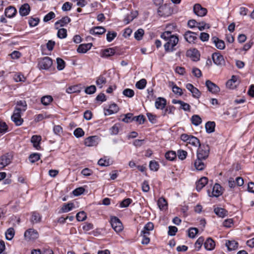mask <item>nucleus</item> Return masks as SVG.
I'll use <instances>...</instances> for the list:
<instances>
[{"label": "nucleus", "instance_id": "79ce46f5", "mask_svg": "<svg viewBox=\"0 0 254 254\" xmlns=\"http://www.w3.org/2000/svg\"><path fill=\"white\" fill-rule=\"evenodd\" d=\"M146 83V79H141L136 82L135 86L139 89H143L145 87Z\"/></svg>", "mask_w": 254, "mask_h": 254}, {"label": "nucleus", "instance_id": "473e14b6", "mask_svg": "<svg viewBox=\"0 0 254 254\" xmlns=\"http://www.w3.org/2000/svg\"><path fill=\"white\" fill-rule=\"evenodd\" d=\"M215 124L214 122H208L205 125V129L207 133H212L214 131Z\"/></svg>", "mask_w": 254, "mask_h": 254}, {"label": "nucleus", "instance_id": "4c0bfd02", "mask_svg": "<svg viewBox=\"0 0 254 254\" xmlns=\"http://www.w3.org/2000/svg\"><path fill=\"white\" fill-rule=\"evenodd\" d=\"M41 216L37 212H33L32 214L31 221L33 223H38L41 221Z\"/></svg>", "mask_w": 254, "mask_h": 254}, {"label": "nucleus", "instance_id": "ddd939ff", "mask_svg": "<svg viewBox=\"0 0 254 254\" xmlns=\"http://www.w3.org/2000/svg\"><path fill=\"white\" fill-rule=\"evenodd\" d=\"M98 137L91 136L86 138L84 140V144L88 147L96 146L98 143Z\"/></svg>", "mask_w": 254, "mask_h": 254}, {"label": "nucleus", "instance_id": "2eb2a0df", "mask_svg": "<svg viewBox=\"0 0 254 254\" xmlns=\"http://www.w3.org/2000/svg\"><path fill=\"white\" fill-rule=\"evenodd\" d=\"M115 53V50L114 48H110L102 50L100 53V55L102 58H107L114 56Z\"/></svg>", "mask_w": 254, "mask_h": 254}, {"label": "nucleus", "instance_id": "774afa93", "mask_svg": "<svg viewBox=\"0 0 254 254\" xmlns=\"http://www.w3.org/2000/svg\"><path fill=\"white\" fill-rule=\"evenodd\" d=\"M119 126L118 125H117V124L113 126L110 129L111 133L113 135L117 134L119 132Z\"/></svg>", "mask_w": 254, "mask_h": 254}, {"label": "nucleus", "instance_id": "bf43d9fd", "mask_svg": "<svg viewBox=\"0 0 254 254\" xmlns=\"http://www.w3.org/2000/svg\"><path fill=\"white\" fill-rule=\"evenodd\" d=\"M85 191V189L82 187H79L75 189L73 191L72 193L75 196H78L82 194Z\"/></svg>", "mask_w": 254, "mask_h": 254}, {"label": "nucleus", "instance_id": "69168bd1", "mask_svg": "<svg viewBox=\"0 0 254 254\" xmlns=\"http://www.w3.org/2000/svg\"><path fill=\"white\" fill-rule=\"evenodd\" d=\"M14 79L16 82H24L25 80V77L23 75L18 73L14 75Z\"/></svg>", "mask_w": 254, "mask_h": 254}, {"label": "nucleus", "instance_id": "680f3d73", "mask_svg": "<svg viewBox=\"0 0 254 254\" xmlns=\"http://www.w3.org/2000/svg\"><path fill=\"white\" fill-rule=\"evenodd\" d=\"M132 116V114L131 113L127 114L125 115V118L122 119V121L126 123H130L133 121Z\"/></svg>", "mask_w": 254, "mask_h": 254}, {"label": "nucleus", "instance_id": "c9c22d12", "mask_svg": "<svg viewBox=\"0 0 254 254\" xmlns=\"http://www.w3.org/2000/svg\"><path fill=\"white\" fill-rule=\"evenodd\" d=\"M53 97L50 95H46L43 96L41 99V102L44 105H48L53 101Z\"/></svg>", "mask_w": 254, "mask_h": 254}, {"label": "nucleus", "instance_id": "f3484780", "mask_svg": "<svg viewBox=\"0 0 254 254\" xmlns=\"http://www.w3.org/2000/svg\"><path fill=\"white\" fill-rule=\"evenodd\" d=\"M119 110L118 106L116 104H111L109 108L104 111L105 115L106 116L111 115L117 113Z\"/></svg>", "mask_w": 254, "mask_h": 254}, {"label": "nucleus", "instance_id": "de8ad7c7", "mask_svg": "<svg viewBox=\"0 0 254 254\" xmlns=\"http://www.w3.org/2000/svg\"><path fill=\"white\" fill-rule=\"evenodd\" d=\"M165 157L168 160L173 161L176 157V153L173 151H168L166 153Z\"/></svg>", "mask_w": 254, "mask_h": 254}, {"label": "nucleus", "instance_id": "37998d69", "mask_svg": "<svg viewBox=\"0 0 254 254\" xmlns=\"http://www.w3.org/2000/svg\"><path fill=\"white\" fill-rule=\"evenodd\" d=\"M14 235V230L13 228H10L7 230L5 232V237L8 240H11Z\"/></svg>", "mask_w": 254, "mask_h": 254}, {"label": "nucleus", "instance_id": "c85d7f7f", "mask_svg": "<svg viewBox=\"0 0 254 254\" xmlns=\"http://www.w3.org/2000/svg\"><path fill=\"white\" fill-rule=\"evenodd\" d=\"M157 204L160 210H166L167 209V202L163 197H161L158 199Z\"/></svg>", "mask_w": 254, "mask_h": 254}, {"label": "nucleus", "instance_id": "aec40b11", "mask_svg": "<svg viewBox=\"0 0 254 254\" xmlns=\"http://www.w3.org/2000/svg\"><path fill=\"white\" fill-rule=\"evenodd\" d=\"M92 46L91 43L81 44L78 46L77 51L79 53H85L91 49Z\"/></svg>", "mask_w": 254, "mask_h": 254}, {"label": "nucleus", "instance_id": "ea45409f", "mask_svg": "<svg viewBox=\"0 0 254 254\" xmlns=\"http://www.w3.org/2000/svg\"><path fill=\"white\" fill-rule=\"evenodd\" d=\"M98 164L101 166H108L111 164V161L109 158L104 157L99 159Z\"/></svg>", "mask_w": 254, "mask_h": 254}, {"label": "nucleus", "instance_id": "1a4fd4ad", "mask_svg": "<svg viewBox=\"0 0 254 254\" xmlns=\"http://www.w3.org/2000/svg\"><path fill=\"white\" fill-rule=\"evenodd\" d=\"M186 55L193 61L196 62L199 60L200 54L196 49H191L188 50Z\"/></svg>", "mask_w": 254, "mask_h": 254}, {"label": "nucleus", "instance_id": "09e8293b", "mask_svg": "<svg viewBox=\"0 0 254 254\" xmlns=\"http://www.w3.org/2000/svg\"><path fill=\"white\" fill-rule=\"evenodd\" d=\"M192 123L195 126L200 125L202 122L201 119L198 115H194L191 117Z\"/></svg>", "mask_w": 254, "mask_h": 254}, {"label": "nucleus", "instance_id": "c03bdc74", "mask_svg": "<svg viewBox=\"0 0 254 254\" xmlns=\"http://www.w3.org/2000/svg\"><path fill=\"white\" fill-rule=\"evenodd\" d=\"M106 83V79L105 77L100 76L96 80V83L100 88H102L103 85Z\"/></svg>", "mask_w": 254, "mask_h": 254}, {"label": "nucleus", "instance_id": "20e7f679", "mask_svg": "<svg viewBox=\"0 0 254 254\" xmlns=\"http://www.w3.org/2000/svg\"><path fill=\"white\" fill-rule=\"evenodd\" d=\"M24 239L27 241H34L39 237L38 232L32 228L27 230L24 234Z\"/></svg>", "mask_w": 254, "mask_h": 254}, {"label": "nucleus", "instance_id": "4d7b16f0", "mask_svg": "<svg viewBox=\"0 0 254 254\" xmlns=\"http://www.w3.org/2000/svg\"><path fill=\"white\" fill-rule=\"evenodd\" d=\"M74 135L77 138L80 137L84 135V132L81 128H77L74 131Z\"/></svg>", "mask_w": 254, "mask_h": 254}, {"label": "nucleus", "instance_id": "dca6fc26", "mask_svg": "<svg viewBox=\"0 0 254 254\" xmlns=\"http://www.w3.org/2000/svg\"><path fill=\"white\" fill-rule=\"evenodd\" d=\"M17 13L16 9L13 6H9L5 9V15L8 18H12L15 16Z\"/></svg>", "mask_w": 254, "mask_h": 254}, {"label": "nucleus", "instance_id": "6ab92c4d", "mask_svg": "<svg viewBox=\"0 0 254 254\" xmlns=\"http://www.w3.org/2000/svg\"><path fill=\"white\" fill-rule=\"evenodd\" d=\"M208 183V179L206 177L201 178L196 183V188L198 191L200 190Z\"/></svg>", "mask_w": 254, "mask_h": 254}, {"label": "nucleus", "instance_id": "412c9836", "mask_svg": "<svg viewBox=\"0 0 254 254\" xmlns=\"http://www.w3.org/2000/svg\"><path fill=\"white\" fill-rule=\"evenodd\" d=\"M106 32V29L102 26H97L91 28L89 33L92 35H101Z\"/></svg>", "mask_w": 254, "mask_h": 254}, {"label": "nucleus", "instance_id": "13d9d810", "mask_svg": "<svg viewBox=\"0 0 254 254\" xmlns=\"http://www.w3.org/2000/svg\"><path fill=\"white\" fill-rule=\"evenodd\" d=\"M117 36V33L115 32H108L107 34V40L110 42Z\"/></svg>", "mask_w": 254, "mask_h": 254}, {"label": "nucleus", "instance_id": "3c124183", "mask_svg": "<svg viewBox=\"0 0 254 254\" xmlns=\"http://www.w3.org/2000/svg\"><path fill=\"white\" fill-rule=\"evenodd\" d=\"M40 154L36 153H33L29 156L30 161L32 163L37 161L40 159Z\"/></svg>", "mask_w": 254, "mask_h": 254}, {"label": "nucleus", "instance_id": "0eeeda50", "mask_svg": "<svg viewBox=\"0 0 254 254\" xmlns=\"http://www.w3.org/2000/svg\"><path fill=\"white\" fill-rule=\"evenodd\" d=\"M53 64L52 60L49 57H44L39 61V68L42 69H48Z\"/></svg>", "mask_w": 254, "mask_h": 254}, {"label": "nucleus", "instance_id": "5fc2aeb1", "mask_svg": "<svg viewBox=\"0 0 254 254\" xmlns=\"http://www.w3.org/2000/svg\"><path fill=\"white\" fill-rule=\"evenodd\" d=\"M123 93L125 96L129 98L133 97L134 94L133 90L129 88L125 89Z\"/></svg>", "mask_w": 254, "mask_h": 254}, {"label": "nucleus", "instance_id": "338daca9", "mask_svg": "<svg viewBox=\"0 0 254 254\" xmlns=\"http://www.w3.org/2000/svg\"><path fill=\"white\" fill-rule=\"evenodd\" d=\"M96 89L95 86L91 85L85 89V92L87 94H92L95 92Z\"/></svg>", "mask_w": 254, "mask_h": 254}, {"label": "nucleus", "instance_id": "72a5a7b5", "mask_svg": "<svg viewBox=\"0 0 254 254\" xmlns=\"http://www.w3.org/2000/svg\"><path fill=\"white\" fill-rule=\"evenodd\" d=\"M20 109V111L24 112L27 108V104L25 101H19L17 102L15 108Z\"/></svg>", "mask_w": 254, "mask_h": 254}, {"label": "nucleus", "instance_id": "7ed1b4c3", "mask_svg": "<svg viewBox=\"0 0 254 254\" xmlns=\"http://www.w3.org/2000/svg\"><path fill=\"white\" fill-rule=\"evenodd\" d=\"M197 151V157L202 159H206L209 155V147L208 145H200Z\"/></svg>", "mask_w": 254, "mask_h": 254}, {"label": "nucleus", "instance_id": "f03ea898", "mask_svg": "<svg viewBox=\"0 0 254 254\" xmlns=\"http://www.w3.org/2000/svg\"><path fill=\"white\" fill-rule=\"evenodd\" d=\"M181 140L186 143L187 145H190L194 148L200 146V143L199 139L196 137L188 135L187 134H182L181 135Z\"/></svg>", "mask_w": 254, "mask_h": 254}, {"label": "nucleus", "instance_id": "49530a36", "mask_svg": "<svg viewBox=\"0 0 254 254\" xmlns=\"http://www.w3.org/2000/svg\"><path fill=\"white\" fill-rule=\"evenodd\" d=\"M58 37L60 39H64L67 36V31L64 28L60 29L57 33Z\"/></svg>", "mask_w": 254, "mask_h": 254}, {"label": "nucleus", "instance_id": "0e129e2a", "mask_svg": "<svg viewBox=\"0 0 254 254\" xmlns=\"http://www.w3.org/2000/svg\"><path fill=\"white\" fill-rule=\"evenodd\" d=\"M172 91L173 92L177 95H182L183 94L182 90L176 85H172Z\"/></svg>", "mask_w": 254, "mask_h": 254}, {"label": "nucleus", "instance_id": "e433bc0d", "mask_svg": "<svg viewBox=\"0 0 254 254\" xmlns=\"http://www.w3.org/2000/svg\"><path fill=\"white\" fill-rule=\"evenodd\" d=\"M203 242V237H200L199 238H198V239L196 240L194 244V251H198L200 249Z\"/></svg>", "mask_w": 254, "mask_h": 254}, {"label": "nucleus", "instance_id": "423d86ee", "mask_svg": "<svg viewBox=\"0 0 254 254\" xmlns=\"http://www.w3.org/2000/svg\"><path fill=\"white\" fill-rule=\"evenodd\" d=\"M222 187L220 185L215 184L211 190H207V193L210 197H218L222 194Z\"/></svg>", "mask_w": 254, "mask_h": 254}, {"label": "nucleus", "instance_id": "4468645a", "mask_svg": "<svg viewBox=\"0 0 254 254\" xmlns=\"http://www.w3.org/2000/svg\"><path fill=\"white\" fill-rule=\"evenodd\" d=\"M205 85L208 90L212 93H217L220 91L219 87L210 80H207Z\"/></svg>", "mask_w": 254, "mask_h": 254}, {"label": "nucleus", "instance_id": "a211bd4d", "mask_svg": "<svg viewBox=\"0 0 254 254\" xmlns=\"http://www.w3.org/2000/svg\"><path fill=\"white\" fill-rule=\"evenodd\" d=\"M30 11V7L28 3L22 4L19 8V12L20 15L24 16L29 14Z\"/></svg>", "mask_w": 254, "mask_h": 254}, {"label": "nucleus", "instance_id": "39448f33", "mask_svg": "<svg viewBox=\"0 0 254 254\" xmlns=\"http://www.w3.org/2000/svg\"><path fill=\"white\" fill-rule=\"evenodd\" d=\"M110 223L113 229L117 233L122 232L123 230V224L120 220L115 216L111 217Z\"/></svg>", "mask_w": 254, "mask_h": 254}, {"label": "nucleus", "instance_id": "cd10ccee", "mask_svg": "<svg viewBox=\"0 0 254 254\" xmlns=\"http://www.w3.org/2000/svg\"><path fill=\"white\" fill-rule=\"evenodd\" d=\"M204 160L205 159L199 158L197 157V159L194 162V166L197 170H202L204 168L205 165L203 162Z\"/></svg>", "mask_w": 254, "mask_h": 254}, {"label": "nucleus", "instance_id": "864d4df0", "mask_svg": "<svg viewBox=\"0 0 254 254\" xmlns=\"http://www.w3.org/2000/svg\"><path fill=\"white\" fill-rule=\"evenodd\" d=\"M149 167L151 170L156 171L159 169V165L155 161H151L149 164Z\"/></svg>", "mask_w": 254, "mask_h": 254}, {"label": "nucleus", "instance_id": "f8f14e48", "mask_svg": "<svg viewBox=\"0 0 254 254\" xmlns=\"http://www.w3.org/2000/svg\"><path fill=\"white\" fill-rule=\"evenodd\" d=\"M184 38L189 43L193 44L197 39L196 34L194 32L188 31L185 33Z\"/></svg>", "mask_w": 254, "mask_h": 254}, {"label": "nucleus", "instance_id": "6e6552de", "mask_svg": "<svg viewBox=\"0 0 254 254\" xmlns=\"http://www.w3.org/2000/svg\"><path fill=\"white\" fill-rule=\"evenodd\" d=\"M12 160V157L8 154L3 155L0 157V170L3 169L4 167L10 164Z\"/></svg>", "mask_w": 254, "mask_h": 254}, {"label": "nucleus", "instance_id": "a878e982", "mask_svg": "<svg viewBox=\"0 0 254 254\" xmlns=\"http://www.w3.org/2000/svg\"><path fill=\"white\" fill-rule=\"evenodd\" d=\"M166 104V100L161 97L158 98L155 101V107L158 109H163Z\"/></svg>", "mask_w": 254, "mask_h": 254}, {"label": "nucleus", "instance_id": "9d476101", "mask_svg": "<svg viewBox=\"0 0 254 254\" xmlns=\"http://www.w3.org/2000/svg\"><path fill=\"white\" fill-rule=\"evenodd\" d=\"M194 12L198 16H204L207 13V9L202 7L199 4H195L193 6Z\"/></svg>", "mask_w": 254, "mask_h": 254}, {"label": "nucleus", "instance_id": "bb28decb", "mask_svg": "<svg viewBox=\"0 0 254 254\" xmlns=\"http://www.w3.org/2000/svg\"><path fill=\"white\" fill-rule=\"evenodd\" d=\"M70 21V18L68 16H65L62 18L61 20L57 21L55 23V25L57 28H58V26L63 27L67 24Z\"/></svg>", "mask_w": 254, "mask_h": 254}, {"label": "nucleus", "instance_id": "8fccbe9b", "mask_svg": "<svg viewBox=\"0 0 254 254\" xmlns=\"http://www.w3.org/2000/svg\"><path fill=\"white\" fill-rule=\"evenodd\" d=\"M143 35L144 30L142 29H139L135 32L134 38L137 40H140L141 39Z\"/></svg>", "mask_w": 254, "mask_h": 254}, {"label": "nucleus", "instance_id": "2f4dec72", "mask_svg": "<svg viewBox=\"0 0 254 254\" xmlns=\"http://www.w3.org/2000/svg\"><path fill=\"white\" fill-rule=\"evenodd\" d=\"M74 207V205L73 203H68L64 204L62 208L61 212L63 213H66L71 210Z\"/></svg>", "mask_w": 254, "mask_h": 254}, {"label": "nucleus", "instance_id": "6e6d98bb", "mask_svg": "<svg viewBox=\"0 0 254 254\" xmlns=\"http://www.w3.org/2000/svg\"><path fill=\"white\" fill-rule=\"evenodd\" d=\"M86 218V214L84 211H81L76 214V219L78 221H82Z\"/></svg>", "mask_w": 254, "mask_h": 254}, {"label": "nucleus", "instance_id": "603ef678", "mask_svg": "<svg viewBox=\"0 0 254 254\" xmlns=\"http://www.w3.org/2000/svg\"><path fill=\"white\" fill-rule=\"evenodd\" d=\"M198 233V229L196 228H191L189 230L188 236L191 238H194Z\"/></svg>", "mask_w": 254, "mask_h": 254}, {"label": "nucleus", "instance_id": "f704fd0d", "mask_svg": "<svg viewBox=\"0 0 254 254\" xmlns=\"http://www.w3.org/2000/svg\"><path fill=\"white\" fill-rule=\"evenodd\" d=\"M214 211L215 213L220 217H224L227 215V211L222 208H216Z\"/></svg>", "mask_w": 254, "mask_h": 254}, {"label": "nucleus", "instance_id": "393cba45", "mask_svg": "<svg viewBox=\"0 0 254 254\" xmlns=\"http://www.w3.org/2000/svg\"><path fill=\"white\" fill-rule=\"evenodd\" d=\"M225 245L229 251L235 250L237 249L238 247V243L234 240L226 241Z\"/></svg>", "mask_w": 254, "mask_h": 254}, {"label": "nucleus", "instance_id": "e2e57ef3", "mask_svg": "<svg viewBox=\"0 0 254 254\" xmlns=\"http://www.w3.org/2000/svg\"><path fill=\"white\" fill-rule=\"evenodd\" d=\"M39 22V19L38 18H30L29 20V25L31 27L36 26Z\"/></svg>", "mask_w": 254, "mask_h": 254}, {"label": "nucleus", "instance_id": "4be33fe9", "mask_svg": "<svg viewBox=\"0 0 254 254\" xmlns=\"http://www.w3.org/2000/svg\"><path fill=\"white\" fill-rule=\"evenodd\" d=\"M153 224L151 222H148L144 226L143 229L141 232V234L142 235H149L150 234V231L153 230Z\"/></svg>", "mask_w": 254, "mask_h": 254}, {"label": "nucleus", "instance_id": "052dcab7", "mask_svg": "<svg viewBox=\"0 0 254 254\" xmlns=\"http://www.w3.org/2000/svg\"><path fill=\"white\" fill-rule=\"evenodd\" d=\"M55 17V14L53 11H51L46 15L44 18V21L48 22Z\"/></svg>", "mask_w": 254, "mask_h": 254}, {"label": "nucleus", "instance_id": "c756f323", "mask_svg": "<svg viewBox=\"0 0 254 254\" xmlns=\"http://www.w3.org/2000/svg\"><path fill=\"white\" fill-rule=\"evenodd\" d=\"M213 43L215 46L220 50H223L225 47V44L223 41L219 39L216 37L213 38Z\"/></svg>", "mask_w": 254, "mask_h": 254}, {"label": "nucleus", "instance_id": "f257e3e1", "mask_svg": "<svg viewBox=\"0 0 254 254\" xmlns=\"http://www.w3.org/2000/svg\"><path fill=\"white\" fill-rule=\"evenodd\" d=\"M161 37L166 41L164 47L166 52H172L176 50L175 47L179 42L178 36L172 34L170 31H166L163 32Z\"/></svg>", "mask_w": 254, "mask_h": 254}, {"label": "nucleus", "instance_id": "58836bf2", "mask_svg": "<svg viewBox=\"0 0 254 254\" xmlns=\"http://www.w3.org/2000/svg\"><path fill=\"white\" fill-rule=\"evenodd\" d=\"M80 87L78 85H73L68 87L66 89V92L68 94L80 92Z\"/></svg>", "mask_w": 254, "mask_h": 254}, {"label": "nucleus", "instance_id": "a18cd8bd", "mask_svg": "<svg viewBox=\"0 0 254 254\" xmlns=\"http://www.w3.org/2000/svg\"><path fill=\"white\" fill-rule=\"evenodd\" d=\"M57 69L59 70H63L65 67V62L63 59L60 58L57 59Z\"/></svg>", "mask_w": 254, "mask_h": 254}, {"label": "nucleus", "instance_id": "b1692460", "mask_svg": "<svg viewBox=\"0 0 254 254\" xmlns=\"http://www.w3.org/2000/svg\"><path fill=\"white\" fill-rule=\"evenodd\" d=\"M204 248L208 251L213 250L215 247V243L211 238H208L204 244Z\"/></svg>", "mask_w": 254, "mask_h": 254}, {"label": "nucleus", "instance_id": "5701e85b", "mask_svg": "<svg viewBox=\"0 0 254 254\" xmlns=\"http://www.w3.org/2000/svg\"><path fill=\"white\" fill-rule=\"evenodd\" d=\"M41 140V137L38 135H33L31 137V142L33 144L34 147L36 149L39 150L40 148V143Z\"/></svg>", "mask_w": 254, "mask_h": 254}, {"label": "nucleus", "instance_id": "7c9ffc66", "mask_svg": "<svg viewBox=\"0 0 254 254\" xmlns=\"http://www.w3.org/2000/svg\"><path fill=\"white\" fill-rule=\"evenodd\" d=\"M237 80V77L233 75L231 79L229 80L226 83V86L230 89H234L236 87L235 82Z\"/></svg>", "mask_w": 254, "mask_h": 254}, {"label": "nucleus", "instance_id": "a19ab883", "mask_svg": "<svg viewBox=\"0 0 254 254\" xmlns=\"http://www.w3.org/2000/svg\"><path fill=\"white\" fill-rule=\"evenodd\" d=\"M11 120L16 126H20L23 122L21 116H14V115H12Z\"/></svg>", "mask_w": 254, "mask_h": 254}, {"label": "nucleus", "instance_id": "9b49d317", "mask_svg": "<svg viewBox=\"0 0 254 254\" xmlns=\"http://www.w3.org/2000/svg\"><path fill=\"white\" fill-rule=\"evenodd\" d=\"M212 58L214 63L217 65H222L225 63L223 56L219 53H215L212 54Z\"/></svg>", "mask_w": 254, "mask_h": 254}]
</instances>
